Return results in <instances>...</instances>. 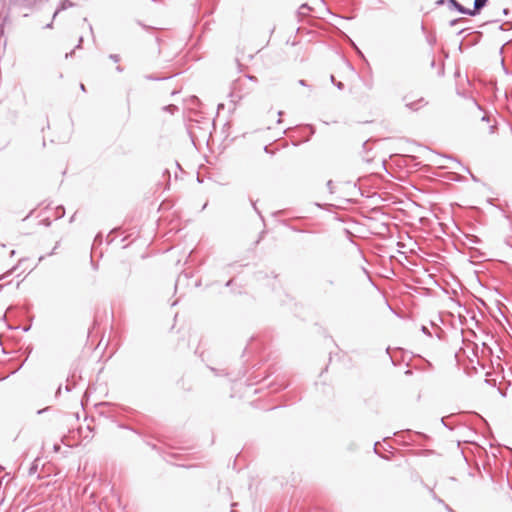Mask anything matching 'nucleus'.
<instances>
[{
  "label": "nucleus",
  "instance_id": "f257e3e1",
  "mask_svg": "<svg viewBox=\"0 0 512 512\" xmlns=\"http://www.w3.org/2000/svg\"><path fill=\"white\" fill-rule=\"evenodd\" d=\"M489 0H474L473 9H469V16H476L487 5Z\"/></svg>",
  "mask_w": 512,
  "mask_h": 512
},
{
  "label": "nucleus",
  "instance_id": "f03ea898",
  "mask_svg": "<svg viewBox=\"0 0 512 512\" xmlns=\"http://www.w3.org/2000/svg\"><path fill=\"white\" fill-rule=\"evenodd\" d=\"M446 3L448 4L450 9H454L461 14L469 15V9L462 6L456 0H446Z\"/></svg>",
  "mask_w": 512,
  "mask_h": 512
},
{
  "label": "nucleus",
  "instance_id": "7ed1b4c3",
  "mask_svg": "<svg viewBox=\"0 0 512 512\" xmlns=\"http://www.w3.org/2000/svg\"><path fill=\"white\" fill-rule=\"evenodd\" d=\"M75 6V3L72 1V0H63L58 8L56 9L54 15H53V19L57 16V14L60 12V11H63V10H66L68 8H71Z\"/></svg>",
  "mask_w": 512,
  "mask_h": 512
},
{
  "label": "nucleus",
  "instance_id": "20e7f679",
  "mask_svg": "<svg viewBox=\"0 0 512 512\" xmlns=\"http://www.w3.org/2000/svg\"><path fill=\"white\" fill-rule=\"evenodd\" d=\"M309 11H310V7L308 6V4H302L299 7L298 13H299V15H307V13Z\"/></svg>",
  "mask_w": 512,
  "mask_h": 512
},
{
  "label": "nucleus",
  "instance_id": "39448f33",
  "mask_svg": "<svg viewBox=\"0 0 512 512\" xmlns=\"http://www.w3.org/2000/svg\"><path fill=\"white\" fill-rule=\"evenodd\" d=\"M427 42L430 46H434L436 43V36L433 34H428L426 36Z\"/></svg>",
  "mask_w": 512,
  "mask_h": 512
},
{
  "label": "nucleus",
  "instance_id": "423d86ee",
  "mask_svg": "<svg viewBox=\"0 0 512 512\" xmlns=\"http://www.w3.org/2000/svg\"><path fill=\"white\" fill-rule=\"evenodd\" d=\"M510 27H511L510 23H507V22H506V23L501 24V25L499 26V29H500V30H509V29H510Z\"/></svg>",
  "mask_w": 512,
  "mask_h": 512
},
{
  "label": "nucleus",
  "instance_id": "0eeeda50",
  "mask_svg": "<svg viewBox=\"0 0 512 512\" xmlns=\"http://www.w3.org/2000/svg\"><path fill=\"white\" fill-rule=\"evenodd\" d=\"M109 58L111 60H113L114 62H119L120 61V56L118 54H110Z\"/></svg>",
  "mask_w": 512,
  "mask_h": 512
},
{
  "label": "nucleus",
  "instance_id": "6e6552de",
  "mask_svg": "<svg viewBox=\"0 0 512 512\" xmlns=\"http://www.w3.org/2000/svg\"><path fill=\"white\" fill-rule=\"evenodd\" d=\"M36 471H37V464L33 463L29 469V474L32 475V474L36 473Z\"/></svg>",
  "mask_w": 512,
  "mask_h": 512
},
{
  "label": "nucleus",
  "instance_id": "1a4fd4ad",
  "mask_svg": "<svg viewBox=\"0 0 512 512\" xmlns=\"http://www.w3.org/2000/svg\"><path fill=\"white\" fill-rule=\"evenodd\" d=\"M327 187H328V189H329L330 193H333V192H334V191H333L334 185H333V181H332V180H329V181L327 182Z\"/></svg>",
  "mask_w": 512,
  "mask_h": 512
},
{
  "label": "nucleus",
  "instance_id": "9d476101",
  "mask_svg": "<svg viewBox=\"0 0 512 512\" xmlns=\"http://www.w3.org/2000/svg\"><path fill=\"white\" fill-rule=\"evenodd\" d=\"M421 331H422L424 334H426V335H428V336H431V333H430L429 329H428L426 326H422V327H421Z\"/></svg>",
  "mask_w": 512,
  "mask_h": 512
},
{
  "label": "nucleus",
  "instance_id": "9b49d317",
  "mask_svg": "<svg viewBox=\"0 0 512 512\" xmlns=\"http://www.w3.org/2000/svg\"><path fill=\"white\" fill-rule=\"evenodd\" d=\"M407 106H408L410 109H414V110H417V109H418V107H417V103H416V102L409 103V104H407Z\"/></svg>",
  "mask_w": 512,
  "mask_h": 512
},
{
  "label": "nucleus",
  "instance_id": "f8f14e48",
  "mask_svg": "<svg viewBox=\"0 0 512 512\" xmlns=\"http://www.w3.org/2000/svg\"><path fill=\"white\" fill-rule=\"evenodd\" d=\"M460 20H461V19H453V20H451V21H450L449 25H450V26H454V25H456Z\"/></svg>",
  "mask_w": 512,
  "mask_h": 512
},
{
  "label": "nucleus",
  "instance_id": "ddd939ff",
  "mask_svg": "<svg viewBox=\"0 0 512 512\" xmlns=\"http://www.w3.org/2000/svg\"><path fill=\"white\" fill-rule=\"evenodd\" d=\"M335 85L339 90H342L344 88V84L342 82H337L335 83Z\"/></svg>",
  "mask_w": 512,
  "mask_h": 512
},
{
  "label": "nucleus",
  "instance_id": "4468645a",
  "mask_svg": "<svg viewBox=\"0 0 512 512\" xmlns=\"http://www.w3.org/2000/svg\"><path fill=\"white\" fill-rule=\"evenodd\" d=\"M444 3H446V0H436L437 5H442Z\"/></svg>",
  "mask_w": 512,
  "mask_h": 512
},
{
  "label": "nucleus",
  "instance_id": "2eb2a0df",
  "mask_svg": "<svg viewBox=\"0 0 512 512\" xmlns=\"http://www.w3.org/2000/svg\"><path fill=\"white\" fill-rule=\"evenodd\" d=\"M82 42H83V38H82V37H80V38H79L78 45L76 46V48H80V47H81Z\"/></svg>",
  "mask_w": 512,
  "mask_h": 512
},
{
  "label": "nucleus",
  "instance_id": "dca6fc26",
  "mask_svg": "<svg viewBox=\"0 0 512 512\" xmlns=\"http://www.w3.org/2000/svg\"><path fill=\"white\" fill-rule=\"evenodd\" d=\"M433 498L435 500H437L439 503H443V501L440 498H438L434 493H433Z\"/></svg>",
  "mask_w": 512,
  "mask_h": 512
},
{
  "label": "nucleus",
  "instance_id": "f3484780",
  "mask_svg": "<svg viewBox=\"0 0 512 512\" xmlns=\"http://www.w3.org/2000/svg\"><path fill=\"white\" fill-rule=\"evenodd\" d=\"M502 13H503L504 15H508V13H509V9H508V8H504V9L502 10Z\"/></svg>",
  "mask_w": 512,
  "mask_h": 512
},
{
  "label": "nucleus",
  "instance_id": "a211bd4d",
  "mask_svg": "<svg viewBox=\"0 0 512 512\" xmlns=\"http://www.w3.org/2000/svg\"><path fill=\"white\" fill-rule=\"evenodd\" d=\"M299 84L302 85V86H305L306 82H305V80H299Z\"/></svg>",
  "mask_w": 512,
  "mask_h": 512
},
{
  "label": "nucleus",
  "instance_id": "6ab92c4d",
  "mask_svg": "<svg viewBox=\"0 0 512 512\" xmlns=\"http://www.w3.org/2000/svg\"><path fill=\"white\" fill-rule=\"evenodd\" d=\"M252 205H253L254 210L259 214V211H258V209L256 207V204L254 202H252Z\"/></svg>",
  "mask_w": 512,
  "mask_h": 512
},
{
  "label": "nucleus",
  "instance_id": "aec40b11",
  "mask_svg": "<svg viewBox=\"0 0 512 512\" xmlns=\"http://www.w3.org/2000/svg\"><path fill=\"white\" fill-rule=\"evenodd\" d=\"M482 120H483V121H489V117H488V116H486V115H484V116L482 117Z\"/></svg>",
  "mask_w": 512,
  "mask_h": 512
},
{
  "label": "nucleus",
  "instance_id": "412c9836",
  "mask_svg": "<svg viewBox=\"0 0 512 512\" xmlns=\"http://www.w3.org/2000/svg\"><path fill=\"white\" fill-rule=\"evenodd\" d=\"M59 449H60V446H59V445H57V444H56V445H54V450H55V451H58Z\"/></svg>",
  "mask_w": 512,
  "mask_h": 512
},
{
  "label": "nucleus",
  "instance_id": "4be33fe9",
  "mask_svg": "<svg viewBox=\"0 0 512 512\" xmlns=\"http://www.w3.org/2000/svg\"><path fill=\"white\" fill-rule=\"evenodd\" d=\"M445 507L449 512H454L453 509H451L448 505H445Z\"/></svg>",
  "mask_w": 512,
  "mask_h": 512
},
{
  "label": "nucleus",
  "instance_id": "5701e85b",
  "mask_svg": "<svg viewBox=\"0 0 512 512\" xmlns=\"http://www.w3.org/2000/svg\"><path fill=\"white\" fill-rule=\"evenodd\" d=\"M116 70H117L118 72H121L123 69H122V67H121V66H117V67H116Z\"/></svg>",
  "mask_w": 512,
  "mask_h": 512
},
{
  "label": "nucleus",
  "instance_id": "b1692460",
  "mask_svg": "<svg viewBox=\"0 0 512 512\" xmlns=\"http://www.w3.org/2000/svg\"><path fill=\"white\" fill-rule=\"evenodd\" d=\"M80 88H81V90H82V91H85V90H86V89H85V85H84V84H81V85H80Z\"/></svg>",
  "mask_w": 512,
  "mask_h": 512
},
{
  "label": "nucleus",
  "instance_id": "393cba45",
  "mask_svg": "<svg viewBox=\"0 0 512 512\" xmlns=\"http://www.w3.org/2000/svg\"><path fill=\"white\" fill-rule=\"evenodd\" d=\"M247 78L250 80H256V78L254 76H247Z\"/></svg>",
  "mask_w": 512,
  "mask_h": 512
},
{
  "label": "nucleus",
  "instance_id": "a878e982",
  "mask_svg": "<svg viewBox=\"0 0 512 512\" xmlns=\"http://www.w3.org/2000/svg\"><path fill=\"white\" fill-rule=\"evenodd\" d=\"M377 445H378V443H375V444H374V451H375L376 453H377Z\"/></svg>",
  "mask_w": 512,
  "mask_h": 512
},
{
  "label": "nucleus",
  "instance_id": "bb28decb",
  "mask_svg": "<svg viewBox=\"0 0 512 512\" xmlns=\"http://www.w3.org/2000/svg\"><path fill=\"white\" fill-rule=\"evenodd\" d=\"M74 51H71L70 53H66V58L73 54Z\"/></svg>",
  "mask_w": 512,
  "mask_h": 512
},
{
  "label": "nucleus",
  "instance_id": "cd10ccee",
  "mask_svg": "<svg viewBox=\"0 0 512 512\" xmlns=\"http://www.w3.org/2000/svg\"><path fill=\"white\" fill-rule=\"evenodd\" d=\"M331 81L335 83V77L333 75H331Z\"/></svg>",
  "mask_w": 512,
  "mask_h": 512
},
{
  "label": "nucleus",
  "instance_id": "c85d7f7f",
  "mask_svg": "<svg viewBox=\"0 0 512 512\" xmlns=\"http://www.w3.org/2000/svg\"><path fill=\"white\" fill-rule=\"evenodd\" d=\"M71 387L69 385H66V391H70Z\"/></svg>",
  "mask_w": 512,
  "mask_h": 512
},
{
  "label": "nucleus",
  "instance_id": "c756f323",
  "mask_svg": "<svg viewBox=\"0 0 512 512\" xmlns=\"http://www.w3.org/2000/svg\"><path fill=\"white\" fill-rule=\"evenodd\" d=\"M52 27V23H49L46 25V28H51Z\"/></svg>",
  "mask_w": 512,
  "mask_h": 512
},
{
  "label": "nucleus",
  "instance_id": "7c9ffc66",
  "mask_svg": "<svg viewBox=\"0 0 512 512\" xmlns=\"http://www.w3.org/2000/svg\"><path fill=\"white\" fill-rule=\"evenodd\" d=\"M232 283V280H229L226 284V286H229Z\"/></svg>",
  "mask_w": 512,
  "mask_h": 512
},
{
  "label": "nucleus",
  "instance_id": "2f4dec72",
  "mask_svg": "<svg viewBox=\"0 0 512 512\" xmlns=\"http://www.w3.org/2000/svg\"><path fill=\"white\" fill-rule=\"evenodd\" d=\"M45 410H46V409H43V410H39V411H38V414H41V413H43V412H44Z\"/></svg>",
  "mask_w": 512,
  "mask_h": 512
},
{
  "label": "nucleus",
  "instance_id": "473e14b6",
  "mask_svg": "<svg viewBox=\"0 0 512 512\" xmlns=\"http://www.w3.org/2000/svg\"><path fill=\"white\" fill-rule=\"evenodd\" d=\"M494 127H495L494 125H492V126L490 127L491 132H493Z\"/></svg>",
  "mask_w": 512,
  "mask_h": 512
},
{
  "label": "nucleus",
  "instance_id": "72a5a7b5",
  "mask_svg": "<svg viewBox=\"0 0 512 512\" xmlns=\"http://www.w3.org/2000/svg\"><path fill=\"white\" fill-rule=\"evenodd\" d=\"M63 214H65V211L62 209V214H60V217H63Z\"/></svg>",
  "mask_w": 512,
  "mask_h": 512
},
{
  "label": "nucleus",
  "instance_id": "f704fd0d",
  "mask_svg": "<svg viewBox=\"0 0 512 512\" xmlns=\"http://www.w3.org/2000/svg\"><path fill=\"white\" fill-rule=\"evenodd\" d=\"M63 214H65V211L62 209V214H60V217H63Z\"/></svg>",
  "mask_w": 512,
  "mask_h": 512
},
{
  "label": "nucleus",
  "instance_id": "c9c22d12",
  "mask_svg": "<svg viewBox=\"0 0 512 512\" xmlns=\"http://www.w3.org/2000/svg\"><path fill=\"white\" fill-rule=\"evenodd\" d=\"M5 277H6V274L2 275V276L0 277V280H1V279H4Z\"/></svg>",
  "mask_w": 512,
  "mask_h": 512
},
{
  "label": "nucleus",
  "instance_id": "e433bc0d",
  "mask_svg": "<svg viewBox=\"0 0 512 512\" xmlns=\"http://www.w3.org/2000/svg\"><path fill=\"white\" fill-rule=\"evenodd\" d=\"M60 391H61V386L58 387L57 393H60Z\"/></svg>",
  "mask_w": 512,
  "mask_h": 512
},
{
  "label": "nucleus",
  "instance_id": "4c0bfd02",
  "mask_svg": "<svg viewBox=\"0 0 512 512\" xmlns=\"http://www.w3.org/2000/svg\"><path fill=\"white\" fill-rule=\"evenodd\" d=\"M2 288V285H0V289Z\"/></svg>",
  "mask_w": 512,
  "mask_h": 512
}]
</instances>
